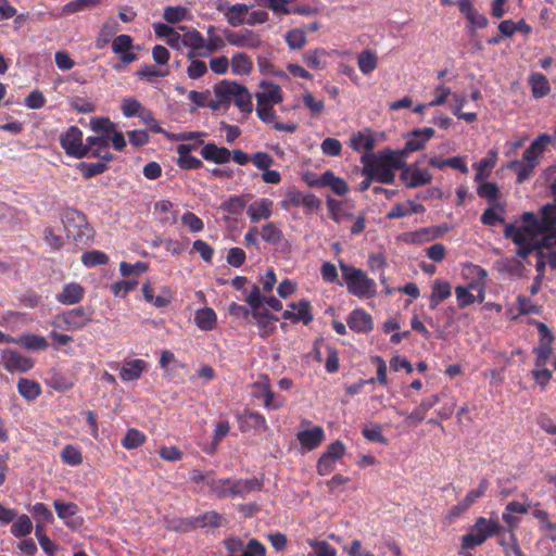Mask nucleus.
Here are the masks:
<instances>
[{"instance_id":"nucleus-1","label":"nucleus","mask_w":556,"mask_h":556,"mask_svg":"<svg viewBox=\"0 0 556 556\" xmlns=\"http://www.w3.org/2000/svg\"><path fill=\"white\" fill-rule=\"evenodd\" d=\"M61 219L66 237L77 245L86 247L92 242L94 230L83 212L67 207L62 212Z\"/></svg>"},{"instance_id":"nucleus-2","label":"nucleus","mask_w":556,"mask_h":556,"mask_svg":"<svg viewBox=\"0 0 556 556\" xmlns=\"http://www.w3.org/2000/svg\"><path fill=\"white\" fill-rule=\"evenodd\" d=\"M339 266L350 293L366 299L376 294L375 281L368 278L362 269L350 266L342 261H340Z\"/></svg>"},{"instance_id":"nucleus-3","label":"nucleus","mask_w":556,"mask_h":556,"mask_svg":"<svg viewBox=\"0 0 556 556\" xmlns=\"http://www.w3.org/2000/svg\"><path fill=\"white\" fill-rule=\"evenodd\" d=\"M214 92L217 98L230 103L233 100L235 104L242 113H251L253 110L252 97L247 87L236 81L223 80L215 85Z\"/></svg>"},{"instance_id":"nucleus-4","label":"nucleus","mask_w":556,"mask_h":556,"mask_svg":"<svg viewBox=\"0 0 556 556\" xmlns=\"http://www.w3.org/2000/svg\"><path fill=\"white\" fill-rule=\"evenodd\" d=\"M60 142L66 154L76 159L87 156V149L83 143V132L76 126H71L65 134L61 135Z\"/></svg>"},{"instance_id":"nucleus-5","label":"nucleus","mask_w":556,"mask_h":556,"mask_svg":"<svg viewBox=\"0 0 556 556\" xmlns=\"http://www.w3.org/2000/svg\"><path fill=\"white\" fill-rule=\"evenodd\" d=\"M225 40L232 46L257 49L262 45L260 35L251 29H242L240 31H233L230 29H224Z\"/></svg>"},{"instance_id":"nucleus-6","label":"nucleus","mask_w":556,"mask_h":556,"mask_svg":"<svg viewBox=\"0 0 556 556\" xmlns=\"http://www.w3.org/2000/svg\"><path fill=\"white\" fill-rule=\"evenodd\" d=\"M320 205V200L316 198L314 194L308 193L304 194L301 191L292 188L288 190L285 199L281 201V206L285 210H289L290 207L304 206L308 210H316Z\"/></svg>"},{"instance_id":"nucleus-7","label":"nucleus","mask_w":556,"mask_h":556,"mask_svg":"<svg viewBox=\"0 0 556 556\" xmlns=\"http://www.w3.org/2000/svg\"><path fill=\"white\" fill-rule=\"evenodd\" d=\"M1 361L4 368L12 372H26L34 366V361L30 357L9 349L2 351Z\"/></svg>"},{"instance_id":"nucleus-8","label":"nucleus","mask_w":556,"mask_h":556,"mask_svg":"<svg viewBox=\"0 0 556 556\" xmlns=\"http://www.w3.org/2000/svg\"><path fill=\"white\" fill-rule=\"evenodd\" d=\"M345 452L344 444L341 441L331 443L327 451L321 455L317 464V471L320 476H326L332 470V464L340 459Z\"/></svg>"},{"instance_id":"nucleus-9","label":"nucleus","mask_w":556,"mask_h":556,"mask_svg":"<svg viewBox=\"0 0 556 556\" xmlns=\"http://www.w3.org/2000/svg\"><path fill=\"white\" fill-rule=\"evenodd\" d=\"M309 186L330 187L338 195H344L349 191L348 184L340 177H337L331 170L325 172L316 181H308Z\"/></svg>"},{"instance_id":"nucleus-10","label":"nucleus","mask_w":556,"mask_h":556,"mask_svg":"<svg viewBox=\"0 0 556 556\" xmlns=\"http://www.w3.org/2000/svg\"><path fill=\"white\" fill-rule=\"evenodd\" d=\"M240 430L248 432L250 430L266 431L267 424L265 417L257 412L245 410L239 416Z\"/></svg>"},{"instance_id":"nucleus-11","label":"nucleus","mask_w":556,"mask_h":556,"mask_svg":"<svg viewBox=\"0 0 556 556\" xmlns=\"http://www.w3.org/2000/svg\"><path fill=\"white\" fill-rule=\"evenodd\" d=\"M62 320L70 330L80 329L91 320V313H88L84 307H76L63 313Z\"/></svg>"},{"instance_id":"nucleus-12","label":"nucleus","mask_w":556,"mask_h":556,"mask_svg":"<svg viewBox=\"0 0 556 556\" xmlns=\"http://www.w3.org/2000/svg\"><path fill=\"white\" fill-rule=\"evenodd\" d=\"M296 438L302 447L312 451L321 444L325 439V432L321 427L316 426L312 429L300 431Z\"/></svg>"},{"instance_id":"nucleus-13","label":"nucleus","mask_w":556,"mask_h":556,"mask_svg":"<svg viewBox=\"0 0 556 556\" xmlns=\"http://www.w3.org/2000/svg\"><path fill=\"white\" fill-rule=\"evenodd\" d=\"M350 329L356 332H369L372 330L371 316L364 309H354L346 320Z\"/></svg>"},{"instance_id":"nucleus-14","label":"nucleus","mask_w":556,"mask_h":556,"mask_svg":"<svg viewBox=\"0 0 556 556\" xmlns=\"http://www.w3.org/2000/svg\"><path fill=\"white\" fill-rule=\"evenodd\" d=\"M263 482L257 478L232 480L230 497H245L248 494L261 491Z\"/></svg>"},{"instance_id":"nucleus-15","label":"nucleus","mask_w":556,"mask_h":556,"mask_svg":"<svg viewBox=\"0 0 556 556\" xmlns=\"http://www.w3.org/2000/svg\"><path fill=\"white\" fill-rule=\"evenodd\" d=\"M201 155L206 161L216 164H225L229 162L231 152L225 147H218L215 143H206L201 150Z\"/></svg>"},{"instance_id":"nucleus-16","label":"nucleus","mask_w":556,"mask_h":556,"mask_svg":"<svg viewBox=\"0 0 556 556\" xmlns=\"http://www.w3.org/2000/svg\"><path fill=\"white\" fill-rule=\"evenodd\" d=\"M452 294V286L450 282L437 279L433 281L431 294L429 296V306L435 309L437 306L448 299Z\"/></svg>"},{"instance_id":"nucleus-17","label":"nucleus","mask_w":556,"mask_h":556,"mask_svg":"<svg viewBox=\"0 0 556 556\" xmlns=\"http://www.w3.org/2000/svg\"><path fill=\"white\" fill-rule=\"evenodd\" d=\"M439 402V395L433 394L425 400L406 417L408 426H415L425 419L426 414Z\"/></svg>"},{"instance_id":"nucleus-18","label":"nucleus","mask_w":556,"mask_h":556,"mask_svg":"<svg viewBox=\"0 0 556 556\" xmlns=\"http://www.w3.org/2000/svg\"><path fill=\"white\" fill-rule=\"evenodd\" d=\"M252 318L256 320L260 328V336L263 338L268 337L274 332L275 321L278 320V318L270 314L268 309L252 311Z\"/></svg>"},{"instance_id":"nucleus-19","label":"nucleus","mask_w":556,"mask_h":556,"mask_svg":"<svg viewBox=\"0 0 556 556\" xmlns=\"http://www.w3.org/2000/svg\"><path fill=\"white\" fill-rule=\"evenodd\" d=\"M195 149V144L182 143L177 148L178 166L182 169H197L200 168L203 163L201 160L190 155V152Z\"/></svg>"},{"instance_id":"nucleus-20","label":"nucleus","mask_w":556,"mask_h":556,"mask_svg":"<svg viewBox=\"0 0 556 556\" xmlns=\"http://www.w3.org/2000/svg\"><path fill=\"white\" fill-rule=\"evenodd\" d=\"M551 142L548 135L539 136L523 152L522 160L534 165L539 164V156L544 152L547 143Z\"/></svg>"},{"instance_id":"nucleus-21","label":"nucleus","mask_w":556,"mask_h":556,"mask_svg":"<svg viewBox=\"0 0 556 556\" xmlns=\"http://www.w3.org/2000/svg\"><path fill=\"white\" fill-rule=\"evenodd\" d=\"M261 87L264 88V90L256 93V101L260 102V104H278L282 102V92L277 84L262 83Z\"/></svg>"},{"instance_id":"nucleus-22","label":"nucleus","mask_w":556,"mask_h":556,"mask_svg":"<svg viewBox=\"0 0 556 556\" xmlns=\"http://www.w3.org/2000/svg\"><path fill=\"white\" fill-rule=\"evenodd\" d=\"M273 202L268 199L256 201L248 207V215L253 223L260 219H267L271 216Z\"/></svg>"},{"instance_id":"nucleus-23","label":"nucleus","mask_w":556,"mask_h":556,"mask_svg":"<svg viewBox=\"0 0 556 556\" xmlns=\"http://www.w3.org/2000/svg\"><path fill=\"white\" fill-rule=\"evenodd\" d=\"M194 323L201 330L210 331L217 324L216 313L210 307L200 308L194 314Z\"/></svg>"},{"instance_id":"nucleus-24","label":"nucleus","mask_w":556,"mask_h":556,"mask_svg":"<svg viewBox=\"0 0 556 556\" xmlns=\"http://www.w3.org/2000/svg\"><path fill=\"white\" fill-rule=\"evenodd\" d=\"M16 344L30 351H41L48 348L46 338L34 333H24L16 338Z\"/></svg>"},{"instance_id":"nucleus-25","label":"nucleus","mask_w":556,"mask_h":556,"mask_svg":"<svg viewBox=\"0 0 556 556\" xmlns=\"http://www.w3.org/2000/svg\"><path fill=\"white\" fill-rule=\"evenodd\" d=\"M249 10V5L238 3L228 7L227 11L225 12V16L232 27H237L245 23V15L248 14Z\"/></svg>"},{"instance_id":"nucleus-26","label":"nucleus","mask_w":556,"mask_h":556,"mask_svg":"<svg viewBox=\"0 0 556 556\" xmlns=\"http://www.w3.org/2000/svg\"><path fill=\"white\" fill-rule=\"evenodd\" d=\"M146 368V362L142 359H134L125 363L122 367L119 376L124 381L137 380L140 378L143 369Z\"/></svg>"},{"instance_id":"nucleus-27","label":"nucleus","mask_w":556,"mask_h":556,"mask_svg":"<svg viewBox=\"0 0 556 556\" xmlns=\"http://www.w3.org/2000/svg\"><path fill=\"white\" fill-rule=\"evenodd\" d=\"M366 166L371 167V175L374 176V180L380 184H393L395 179V174L391 168L384 166L379 161L369 162Z\"/></svg>"},{"instance_id":"nucleus-28","label":"nucleus","mask_w":556,"mask_h":556,"mask_svg":"<svg viewBox=\"0 0 556 556\" xmlns=\"http://www.w3.org/2000/svg\"><path fill=\"white\" fill-rule=\"evenodd\" d=\"M84 295V288L78 283H68L64 286L63 291L58 295V300L63 304L78 303Z\"/></svg>"},{"instance_id":"nucleus-29","label":"nucleus","mask_w":556,"mask_h":556,"mask_svg":"<svg viewBox=\"0 0 556 556\" xmlns=\"http://www.w3.org/2000/svg\"><path fill=\"white\" fill-rule=\"evenodd\" d=\"M231 70L236 75H249L253 70V62L248 54L236 53L231 59Z\"/></svg>"},{"instance_id":"nucleus-30","label":"nucleus","mask_w":556,"mask_h":556,"mask_svg":"<svg viewBox=\"0 0 556 556\" xmlns=\"http://www.w3.org/2000/svg\"><path fill=\"white\" fill-rule=\"evenodd\" d=\"M17 390L20 394L28 401L37 399L41 393L40 384L35 380L27 378H21L18 380Z\"/></svg>"},{"instance_id":"nucleus-31","label":"nucleus","mask_w":556,"mask_h":556,"mask_svg":"<svg viewBox=\"0 0 556 556\" xmlns=\"http://www.w3.org/2000/svg\"><path fill=\"white\" fill-rule=\"evenodd\" d=\"M223 516L218 514L217 511H207L201 516L195 517L194 519L190 520L189 523L192 528L197 527H220L223 523Z\"/></svg>"},{"instance_id":"nucleus-32","label":"nucleus","mask_w":556,"mask_h":556,"mask_svg":"<svg viewBox=\"0 0 556 556\" xmlns=\"http://www.w3.org/2000/svg\"><path fill=\"white\" fill-rule=\"evenodd\" d=\"M503 527L493 520H488L484 517H479L473 526V532L477 534H484L486 539L498 534Z\"/></svg>"},{"instance_id":"nucleus-33","label":"nucleus","mask_w":556,"mask_h":556,"mask_svg":"<svg viewBox=\"0 0 556 556\" xmlns=\"http://www.w3.org/2000/svg\"><path fill=\"white\" fill-rule=\"evenodd\" d=\"M375 146H376V139L370 134L366 135L364 132L358 131L356 135H354L351 138V147L355 151L365 150L367 152H371L374 150Z\"/></svg>"},{"instance_id":"nucleus-34","label":"nucleus","mask_w":556,"mask_h":556,"mask_svg":"<svg viewBox=\"0 0 556 556\" xmlns=\"http://www.w3.org/2000/svg\"><path fill=\"white\" fill-rule=\"evenodd\" d=\"M529 83L531 85L532 94L534 98H542L546 96L551 90L547 78L542 74L531 75Z\"/></svg>"},{"instance_id":"nucleus-35","label":"nucleus","mask_w":556,"mask_h":556,"mask_svg":"<svg viewBox=\"0 0 556 556\" xmlns=\"http://www.w3.org/2000/svg\"><path fill=\"white\" fill-rule=\"evenodd\" d=\"M508 167L516 173L517 182L522 184L525 180H527L531 176V174H532L533 169L536 167V165L521 160V161L510 162Z\"/></svg>"},{"instance_id":"nucleus-36","label":"nucleus","mask_w":556,"mask_h":556,"mask_svg":"<svg viewBox=\"0 0 556 556\" xmlns=\"http://www.w3.org/2000/svg\"><path fill=\"white\" fill-rule=\"evenodd\" d=\"M290 307L296 311L294 312L295 323L302 321L304 325H308L313 320L311 304L307 300H301L298 303H291Z\"/></svg>"},{"instance_id":"nucleus-37","label":"nucleus","mask_w":556,"mask_h":556,"mask_svg":"<svg viewBox=\"0 0 556 556\" xmlns=\"http://www.w3.org/2000/svg\"><path fill=\"white\" fill-rule=\"evenodd\" d=\"M357 64L363 74H369L377 67V55L371 50H364L357 56Z\"/></svg>"},{"instance_id":"nucleus-38","label":"nucleus","mask_w":556,"mask_h":556,"mask_svg":"<svg viewBox=\"0 0 556 556\" xmlns=\"http://www.w3.org/2000/svg\"><path fill=\"white\" fill-rule=\"evenodd\" d=\"M540 218L541 231H549L556 225V204H546L542 207Z\"/></svg>"},{"instance_id":"nucleus-39","label":"nucleus","mask_w":556,"mask_h":556,"mask_svg":"<svg viewBox=\"0 0 556 556\" xmlns=\"http://www.w3.org/2000/svg\"><path fill=\"white\" fill-rule=\"evenodd\" d=\"M207 484L210 485L211 492L215 494L217 497H230V489L232 486L231 479H212L207 481Z\"/></svg>"},{"instance_id":"nucleus-40","label":"nucleus","mask_w":556,"mask_h":556,"mask_svg":"<svg viewBox=\"0 0 556 556\" xmlns=\"http://www.w3.org/2000/svg\"><path fill=\"white\" fill-rule=\"evenodd\" d=\"M146 441V435L139 430L131 428L126 432L125 438L122 440V445L127 450H134L141 446Z\"/></svg>"},{"instance_id":"nucleus-41","label":"nucleus","mask_w":556,"mask_h":556,"mask_svg":"<svg viewBox=\"0 0 556 556\" xmlns=\"http://www.w3.org/2000/svg\"><path fill=\"white\" fill-rule=\"evenodd\" d=\"M33 530V523L27 515H22L12 525L11 532L16 538H23L28 535Z\"/></svg>"},{"instance_id":"nucleus-42","label":"nucleus","mask_w":556,"mask_h":556,"mask_svg":"<svg viewBox=\"0 0 556 556\" xmlns=\"http://www.w3.org/2000/svg\"><path fill=\"white\" fill-rule=\"evenodd\" d=\"M402 156V154L399 155L391 150H387L381 153L378 161L393 170L405 167V162L403 161Z\"/></svg>"},{"instance_id":"nucleus-43","label":"nucleus","mask_w":556,"mask_h":556,"mask_svg":"<svg viewBox=\"0 0 556 556\" xmlns=\"http://www.w3.org/2000/svg\"><path fill=\"white\" fill-rule=\"evenodd\" d=\"M432 180V175L427 169H420L418 167H413L412 175L409 181H407L408 188H416L424 185L430 184Z\"/></svg>"},{"instance_id":"nucleus-44","label":"nucleus","mask_w":556,"mask_h":556,"mask_svg":"<svg viewBox=\"0 0 556 556\" xmlns=\"http://www.w3.org/2000/svg\"><path fill=\"white\" fill-rule=\"evenodd\" d=\"M261 236L263 240L270 244H278L283 238L282 231L274 223L264 225Z\"/></svg>"},{"instance_id":"nucleus-45","label":"nucleus","mask_w":556,"mask_h":556,"mask_svg":"<svg viewBox=\"0 0 556 556\" xmlns=\"http://www.w3.org/2000/svg\"><path fill=\"white\" fill-rule=\"evenodd\" d=\"M247 205V201L239 195H235L222 203L220 210L232 215H240Z\"/></svg>"},{"instance_id":"nucleus-46","label":"nucleus","mask_w":556,"mask_h":556,"mask_svg":"<svg viewBox=\"0 0 556 556\" xmlns=\"http://www.w3.org/2000/svg\"><path fill=\"white\" fill-rule=\"evenodd\" d=\"M81 262L85 266L93 267L97 265H104L109 262V256L98 250L85 252L81 255Z\"/></svg>"},{"instance_id":"nucleus-47","label":"nucleus","mask_w":556,"mask_h":556,"mask_svg":"<svg viewBox=\"0 0 556 556\" xmlns=\"http://www.w3.org/2000/svg\"><path fill=\"white\" fill-rule=\"evenodd\" d=\"M194 56H195V54L193 52L188 53V59L192 60V61L187 68V74H188L189 78H191V79L201 78L207 72V66H206L205 62L200 61V60H193Z\"/></svg>"},{"instance_id":"nucleus-48","label":"nucleus","mask_w":556,"mask_h":556,"mask_svg":"<svg viewBox=\"0 0 556 556\" xmlns=\"http://www.w3.org/2000/svg\"><path fill=\"white\" fill-rule=\"evenodd\" d=\"M62 460L71 466H78L83 463L80 450L73 445H66L61 453Z\"/></svg>"},{"instance_id":"nucleus-49","label":"nucleus","mask_w":556,"mask_h":556,"mask_svg":"<svg viewBox=\"0 0 556 556\" xmlns=\"http://www.w3.org/2000/svg\"><path fill=\"white\" fill-rule=\"evenodd\" d=\"M181 41L185 46L190 47L194 50L203 49L205 46V40L203 36L197 29L187 31L182 36Z\"/></svg>"},{"instance_id":"nucleus-50","label":"nucleus","mask_w":556,"mask_h":556,"mask_svg":"<svg viewBox=\"0 0 556 556\" xmlns=\"http://www.w3.org/2000/svg\"><path fill=\"white\" fill-rule=\"evenodd\" d=\"M522 220L526 223L523 227L525 231L530 236L542 235L540 219L532 212H526L522 214Z\"/></svg>"},{"instance_id":"nucleus-51","label":"nucleus","mask_w":556,"mask_h":556,"mask_svg":"<svg viewBox=\"0 0 556 556\" xmlns=\"http://www.w3.org/2000/svg\"><path fill=\"white\" fill-rule=\"evenodd\" d=\"M78 168L83 173L84 177L89 179L93 176L104 173L108 169V165L103 162H97V163L83 162L78 165Z\"/></svg>"},{"instance_id":"nucleus-52","label":"nucleus","mask_w":556,"mask_h":556,"mask_svg":"<svg viewBox=\"0 0 556 556\" xmlns=\"http://www.w3.org/2000/svg\"><path fill=\"white\" fill-rule=\"evenodd\" d=\"M286 41L290 49H301L306 42L305 33L299 28L291 29L286 35Z\"/></svg>"},{"instance_id":"nucleus-53","label":"nucleus","mask_w":556,"mask_h":556,"mask_svg":"<svg viewBox=\"0 0 556 556\" xmlns=\"http://www.w3.org/2000/svg\"><path fill=\"white\" fill-rule=\"evenodd\" d=\"M477 194L489 202H493L498 198L500 190L496 184L488 181L478 187Z\"/></svg>"},{"instance_id":"nucleus-54","label":"nucleus","mask_w":556,"mask_h":556,"mask_svg":"<svg viewBox=\"0 0 556 556\" xmlns=\"http://www.w3.org/2000/svg\"><path fill=\"white\" fill-rule=\"evenodd\" d=\"M188 10L184 7H167L164 10L163 17L166 22L175 24L185 20Z\"/></svg>"},{"instance_id":"nucleus-55","label":"nucleus","mask_w":556,"mask_h":556,"mask_svg":"<svg viewBox=\"0 0 556 556\" xmlns=\"http://www.w3.org/2000/svg\"><path fill=\"white\" fill-rule=\"evenodd\" d=\"M91 128L96 132L109 136L110 134L115 132L116 126L109 118L99 117L91 121Z\"/></svg>"},{"instance_id":"nucleus-56","label":"nucleus","mask_w":556,"mask_h":556,"mask_svg":"<svg viewBox=\"0 0 556 556\" xmlns=\"http://www.w3.org/2000/svg\"><path fill=\"white\" fill-rule=\"evenodd\" d=\"M534 352L536 353V358L534 363L535 367L541 368L544 367L547 361L549 359L553 353V349L551 344L540 343V345L534 349Z\"/></svg>"},{"instance_id":"nucleus-57","label":"nucleus","mask_w":556,"mask_h":556,"mask_svg":"<svg viewBox=\"0 0 556 556\" xmlns=\"http://www.w3.org/2000/svg\"><path fill=\"white\" fill-rule=\"evenodd\" d=\"M132 48V38L129 35H119L112 42L114 53L122 54Z\"/></svg>"},{"instance_id":"nucleus-58","label":"nucleus","mask_w":556,"mask_h":556,"mask_svg":"<svg viewBox=\"0 0 556 556\" xmlns=\"http://www.w3.org/2000/svg\"><path fill=\"white\" fill-rule=\"evenodd\" d=\"M43 239L46 243L53 250L59 251L64 247V239L62 236L56 235L51 227H47L43 231Z\"/></svg>"},{"instance_id":"nucleus-59","label":"nucleus","mask_w":556,"mask_h":556,"mask_svg":"<svg viewBox=\"0 0 556 556\" xmlns=\"http://www.w3.org/2000/svg\"><path fill=\"white\" fill-rule=\"evenodd\" d=\"M363 435L371 441V442H379L382 444H387L388 440L382 434V428L380 425H371L370 427H365L363 429Z\"/></svg>"},{"instance_id":"nucleus-60","label":"nucleus","mask_w":556,"mask_h":556,"mask_svg":"<svg viewBox=\"0 0 556 556\" xmlns=\"http://www.w3.org/2000/svg\"><path fill=\"white\" fill-rule=\"evenodd\" d=\"M149 266L144 262H137L136 264H129L126 262H122L119 265L121 274L125 277L130 276L132 274L140 275L148 270Z\"/></svg>"},{"instance_id":"nucleus-61","label":"nucleus","mask_w":556,"mask_h":556,"mask_svg":"<svg viewBox=\"0 0 556 556\" xmlns=\"http://www.w3.org/2000/svg\"><path fill=\"white\" fill-rule=\"evenodd\" d=\"M265 296L261 294V289L257 285H253L251 292L247 295L245 302L250 305L252 311L261 309Z\"/></svg>"},{"instance_id":"nucleus-62","label":"nucleus","mask_w":556,"mask_h":556,"mask_svg":"<svg viewBox=\"0 0 556 556\" xmlns=\"http://www.w3.org/2000/svg\"><path fill=\"white\" fill-rule=\"evenodd\" d=\"M274 104H269V103H262L260 104V102H257L256 104V113L260 117L261 121H263L264 123H273L277 115H276V112L273 108Z\"/></svg>"},{"instance_id":"nucleus-63","label":"nucleus","mask_w":556,"mask_h":556,"mask_svg":"<svg viewBox=\"0 0 556 556\" xmlns=\"http://www.w3.org/2000/svg\"><path fill=\"white\" fill-rule=\"evenodd\" d=\"M122 110L125 116L131 117L135 115H140L143 108L137 99L128 98L123 101Z\"/></svg>"},{"instance_id":"nucleus-64","label":"nucleus","mask_w":556,"mask_h":556,"mask_svg":"<svg viewBox=\"0 0 556 556\" xmlns=\"http://www.w3.org/2000/svg\"><path fill=\"white\" fill-rule=\"evenodd\" d=\"M308 543L317 556H336V549L326 541L311 540Z\"/></svg>"}]
</instances>
